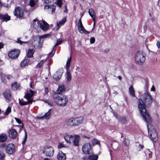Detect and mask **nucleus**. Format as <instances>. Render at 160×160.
Wrapping results in <instances>:
<instances>
[{
	"label": "nucleus",
	"mask_w": 160,
	"mask_h": 160,
	"mask_svg": "<svg viewBox=\"0 0 160 160\" xmlns=\"http://www.w3.org/2000/svg\"><path fill=\"white\" fill-rule=\"evenodd\" d=\"M152 98L148 93L142 95L140 98L138 104V108L144 120L148 123L152 121L151 117L146 111L145 106H150L152 103Z\"/></svg>",
	"instance_id": "obj_1"
},
{
	"label": "nucleus",
	"mask_w": 160,
	"mask_h": 160,
	"mask_svg": "<svg viewBox=\"0 0 160 160\" xmlns=\"http://www.w3.org/2000/svg\"><path fill=\"white\" fill-rule=\"evenodd\" d=\"M37 92L31 89L28 90L25 92L24 97L26 99L27 101H24L22 99H19V103L22 105H25L29 103H32L34 101L32 97Z\"/></svg>",
	"instance_id": "obj_2"
},
{
	"label": "nucleus",
	"mask_w": 160,
	"mask_h": 160,
	"mask_svg": "<svg viewBox=\"0 0 160 160\" xmlns=\"http://www.w3.org/2000/svg\"><path fill=\"white\" fill-rule=\"evenodd\" d=\"M33 28L37 30L41 29L44 31H46L49 28L48 23L44 21H39L37 19L33 20Z\"/></svg>",
	"instance_id": "obj_3"
},
{
	"label": "nucleus",
	"mask_w": 160,
	"mask_h": 160,
	"mask_svg": "<svg viewBox=\"0 0 160 160\" xmlns=\"http://www.w3.org/2000/svg\"><path fill=\"white\" fill-rule=\"evenodd\" d=\"M148 135L150 139L154 142L158 140L157 133L154 127L151 125H148Z\"/></svg>",
	"instance_id": "obj_4"
},
{
	"label": "nucleus",
	"mask_w": 160,
	"mask_h": 160,
	"mask_svg": "<svg viewBox=\"0 0 160 160\" xmlns=\"http://www.w3.org/2000/svg\"><path fill=\"white\" fill-rule=\"evenodd\" d=\"M136 63L138 65H141L145 60V54L142 51H139L136 52L135 56Z\"/></svg>",
	"instance_id": "obj_5"
},
{
	"label": "nucleus",
	"mask_w": 160,
	"mask_h": 160,
	"mask_svg": "<svg viewBox=\"0 0 160 160\" xmlns=\"http://www.w3.org/2000/svg\"><path fill=\"white\" fill-rule=\"evenodd\" d=\"M54 101L58 105L61 106H66L68 102L67 97L64 95H60L54 98Z\"/></svg>",
	"instance_id": "obj_6"
},
{
	"label": "nucleus",
	"mask_w": 160,
	"mask_h": 160,
	"mask_svg": "<svg viewBox=\"0 0 160 160\" xmlns=\"http://www.w3.org/2000/svg\"><path fill=\"white\" fill-rule=\"evenodd\" d=\"M43 152L47 156H52L53 155L54 149L52 147L47 146L43 148Z\"/></svg>",
	"instance_id": "obj_7"
},
{
	"label": "nucleus",
	"mask_w": 160,
	"mask_h": 160,
	"mask_svg": "<svg viewBox=\"0 0 160 160\" xmlns=\"http://www.w3.org/2000/svg\"><path fill=\"white\" fill-rule=\"evenodd\" d=\"M82 152L85 154H90L92 152L91 144L89 143H85L82 146Z\"/></svg>",
	"instance_id": "obj_8"
},
{
	"label": "nucleus",
	"mask_w": 160,
	"mask_h": 160,
	"mask_svg": "<svg viewBox=\"0 0 160 160\" xmlns=\"http://www.w3.org/2000/svg\"><path fill=\"white\" fill-rule=\"evenodd\" d=\"M78 30L79 32L81 33H84L85 34H88L90 32L86 30L84 27L82 21L81 19L80 18L78 20Z\"/></svg>",
	"instance_id": "obj_9"
},
{
	"label": "nucleus",
	"mask_w": 160,
	"mask_h": 160,
	"mask_svg": "<svg viewBox=\"0 0 160 160\" xmlns=\"http://www.w3.org/2000/svg\"><path fill=\"white\" fill-rule=\"evenodd\" d=\"M14 14L18 18L22 17L24 15V10L19 7L15 8L14 12Z\"/></svg>",
	"instance_id": "obj_10"
},
{
	"label": "nucleus",
	"mask_w": 160,
	"mask_h": 160,
	"mask_svg": "<svg viewBox=\"0 0 160 160\" xmlns=\"http://www.w3.org/2000/svg\"><path fill=\"white\" fill-rule=\"evenodd\" d=\"M63 72L62 68H59L54 73L53 77L56 80H58L60 79Z\"/></svg>",
	"instance_id": "obj_11"
},
{
	"label": "nucleus",
	"mask_w": 160,
	"mask_h": 160,
	"mask_svg": "<svg viewBox=\"0 0 160 160\" xmlns=\"http://www.w3.org/2000/svg\"><path fill=\"white\" fill-rule=\"evenodd\" d=\"M6 152L8 154H12L15 152L14 145L12 143H10L7 145L6 148Z\"/></svg>",
	"instance_id": "obj_12"
},
{
	"label": "nucleus",
	"mask_w": 160,
	"mask_h": 160,
	"mask_svg": "<svg viewBox=\"0 0 160 160\" xmlns=\"http://www.w3.org/2000/svg\"><path fill=\"white\" fill-rule=\"evenodd\" d=\"M20 54V51L18 49H14L9 52L8 55L11 58H17Z\"/></svg>",
	"instance_id": "obj_13"
},
{
	"label": "nucleus",
	"mask_w": 160,
	"mask_h": 160,
	"mask_svg": "<svg viewBox=\"0 0 160 160\" xmlns=\"http://www.w3.org/2000/svg\"><path fill=\"white\" fill-rule=\"evenodd\" d=\"M65 124L66 125L70 127L75 126L74 118L72 117L66 119L65 120Z\"/></svg>",
	"instance_id": "obj_14"
},
{
	"label": "nucleus",
	"mask_w": 160,
	"mask_h": 160,
	"mask_svg": "<svg viewBox=\"0 0 160 160\" xmlns=\"http://www.w3.org/2000/svg\"><path fill=\"white\" fill-rule=\"evenodd\" d=\"M44 9L48 12H51L52 14L55 11L56 6L53 5H46L45 6Z\"/></svg>",
	"instance_id": "obj_15"
},
{
	"label": "nucleus",
	"mask_w": 160,
	"mask_h": 160,
	"mask_svg": "<svg viewBox=\"0 0 160 160\" xmlns=\"http://www.w3.org/2000/svg\"><path fill=\"white\" fill-rule=\"evenodd\" d=\"M43 42V40L39 39L38 41L34 40V42H32V44L35 48H40L42 47Z\"/></svg>",
	"instance_id": "obj_16"
},
{
	"label": "nucleus",
	"mask_w": 160,
	"mask_h": 160,
	"mask_svg": "<svg viewBox=\"0 0 160 160\" xmlns=\"http://www.w3.org/2000/svg\"><path fill=\"white\" fill-rule=\"evenodd\" d=\"M11 111V108L10 107H8L6 109V112L3 113V112H1L0 109V114H3V116H2L0 117V120L4 118L5 117L8 115Z\"/></svg>",
	"instance_id": "obj_17"
},
{
	"label": "nucleus",
	"mask_w": 160,
	"mask_h": 160,
	"mask_svg": "<svg viewBox=\"0 0 160 160\" xmlns=\"http://www.w3.org/2000/svg\"><path fill=\"white\" fill-rule=\"evenodd\" d=\"M75 126L79 125L83 122L84 118L83 117L80 116L74 118Z\"/></svg>",
	"instance_id": "obj_18"
},
{
	"label": "nucleus",
	"mask_w": 160,
	"mask_h": 160,
	"mask_svg": "<svg viewBox=\"0 0 160 160\" xmlns=\"http://www.w3.org/2000/svg\"><path fill=\"white\" fill-rule=\"evenodd\" d=\"M3 95L6 99L9 101H10L11 100V94L10 91L9 89H6L3 92Z\"/></svg>",
	"instance_id": "obj_19"
},
{
	"label": "nucleus",
	"mask_w": 160,
	"mask_h": 160,
	"mask_svg": "<svg viewBox=\"0 0 160 160\" xmlns=\"http://www.w3.org/2000/svg\"><path fill=\"white\" fill-rule=\"evenodd\" d=\"M66 21V18L64 17L61 21L57 23V26L54 28V29L56 31L58 30L61 26L64 24Z\"/></svg>",
	"instance_id": "obj_20"
},
{
	"label": "nucleus",
	"mask_w": 160,
	"mask_h": 160,
	"mask_svg": "<svg viewBox=\"0 0 160 160\" xmlns=\"http://www.w3.org/2000/svg\"><path fill=\"white\" fill-rule=\"evenodd\" d=\"M9 136L12 139L15 138L17 135V133L16 131L14 129H10L9 131Z\"/></svg>",
	"instance_id": "obj_21"
},
{
	"label": "nucleus",
	"mask_w": 160,
	"mask_h": 160,
	"mask_svg": "<svg viewBox=\"0 0 160 160\" xmlns=\"http://www.w3.org/2000/svg\"><path fill=\"white\" fill-rule=\"evenodd\" d=\"M80 139V137L78 135L74 136L72 142L73 145L75 146H78L79 145V142Z\"/></svg>",
	"instance_id": "obj_22"
},
{
	"label": "nucleus",
	"mask_w": 160,
	"mask_h": 160,
	"mask_svg": "<svg viewBox=\"0 0 160 160\" xmlns=\"http://www.w3.org/2000/svg\"><path fill=\"white\" fill-rule=\"evenodd\" d=\"M51 109H49L48 111L44 115L42 116H38V118L40 119H49L51 117Z\"/></svg>",
	"instance_id": "obj_23"
},
{
	"label": "nucleus",
	"mask_w": 160,
	"mask_h": 160,
	"mask_svg": "<svg viewBox=\"0 0 160 160\" xmlns=\"http://www.w3.org/2000/svg\"><path fill=\"white\" fill-rule=\"evenodd\" d=\"M57 158L58 160H65L66 159V155L62 151H60L57 155Z\"/></svg>",
	"instance_id": "obj_24"
},
{
	"label": "nucleus",
	"mask_w": 160,
	"mask_h": 160,
	"mask_svg": "<svg viewBox=\"0 0 160 160\" xmlns=\"http://www.w3.org/2000/svg\"><path fill=\"white\" fill-rule=\"evenodd\" d=\"M74 136L69 135H66L64 137L66 141L68 143H71L72 142Z\"/></svg>",
	"instance_id": "obj_25"
},
{
	"label": "nucleus",
	"mask_w": 160,
	"mask_h": 160,
	"mask_svg": "<svg viewBox=\"0 0 160 160\" xmlns=\"http://www.w3.org/2000/svg\"><path fill=\"white\" fill-rule=\"evenodd\" d=\"M0 19L3 21L7 22L10 19V17L7 14H0Z\"/></svg>",
	"instance_id": "obj_26"
},
{
	"label": "nucleus",
	"mask_w": 160,
	"mask_h": 160,
	"mask_svg": "<svg viewBox=\"0 0 160 160\" xmlns=\"http://www.w3.org/2000/svg\"><path fill=\"white\" fill-rule=\"evenodd\" d=\"M65 90V86L63 85H60L58 87L56 92L57 94H59L62 93Z\"/></svg>",
	"instance_id": "obj_27"
},
{
	"label": "nucleus",
	"mask_w": 160,
	"mask_h": 160,
	"mask_svg": "<svg viewBox=\"0 0 160 160\" xmlns=\"http://www.w3.org/2000/svg\"><path fill=\"white\" fill-rule=\"evenodd\" d=\"M67 72L65 74V77L67 81L70 82L72 79L71 75L70 70H66Z\"/></svg>",
	"instance_id": "obj_28"
},
{
	"label": "nucleus",
	"mask_w": 160,
	"mask_h": 160,
	"mask_svg": "<svg viewBox=\"0 0 160 160\" xmlns=\"http://www.w3.org/2000/svg\"><path fill=\"white\" fill-rule=\"evenodd\" d=\"M88 13L89 15L92 18V19H95V13L93 9L92 8L89 9Z\"/></svg>",
	"instance_id": "obj_29"
},
{
	"label": "nucleus",
	"mask_w": 160,
	"mask_h": 160,
	"mask_svg": "<svg viewBox=\"0 0 160 160\" xmlns=\"http://www.w3.org/2000/svg\"><path fill=\"white\" fill-rule=\"evenodd\" d=\"M129 91L130 94L133 97H135V91L133 87L131 86L129 88Z\"/></svg>",
	"instance_id": "obj_30"
},
{
	"label": "nucleus",
	"mask_w": 160,
	"mask_h": 160,
	"mask_svg": "<svg viewBox=\"0 0 160 160\" xmlns=\"http://www.w3.org/2000/svg\"><path fill=\"white\" fill-rule=\"evenodd\" d=\"M29 60L28 59H24L23 61H22L21 63L20 66L21 67H23L25 66L29 62Z\"/></svg>",
	"instance_id": "obj_31"
},
{
	"label": "nucleus",
	"mask_w": 160,
	"mask_h": 160,
	"mask_svg": "<svg viewBox=\"0 0 160 160\" xmlns=\"http://www.w3.org/2000/svg\"><path fill=\"white\" fill-rule=\"evenodd\" d=\"M12 88L14 90L18 89L20 87V84L17 82H15L12 85Z\"/></svg>",
	"instance_id": "obj_32"
},
{
	"label": "nucleus",
	"mask_w": 160,
	"mask_h": 160,
	"mask_svg": "<svg viewBox=\"0 0 160 160\" xmlns=\"http://www.w3.org/2000/svg\"><path fill=\"white\" fill-rule=\"evenodd\" d=\"M71 56H70V57L69 58H68L67 62H66V70H70L69 69V68L70 64L71 63Z\"/></svg>",
	"instance_id": "obj_33"
},
{
	"label": "nucleus",
	"mask_w": 160,
	"mask_h": 160,
	"mask_svg": "<svg viewBox=\"0 0 160 160\" xmlns=\"http://www.w3.org/2000/svg\"><path fill=\"white\" fill-rule=\"evenodd\" d=\"M7 138V136L5 134H2L0 135V141L3 142L5 141Z\"/></svg>",
	"instance_id": "obj_34"
},
{
	"label": "nucleus",
	"mask_w": 160,
	"mask_h": 160,
	"mask_svg": "<svg viewBox=\"0 0 160 160\" xmlns=\"http://www.w3.org/2000/svg\"><path fill=\"white\" fill-rule=\"evenodd\" d=\"M34 52L35 51L33 49H29L27 53L28 57L29 58H31L32 57L33 55Z\"/></svg>",
	"instance_id": "obj_35"
},
{
	"label": "nucleus",
	"mask_w": 160,
	"mask_h": 160,
	"mask_svg": "<svg viewBox=\"0 0 160 160\" xmlns=\"http://www.w3.org/2000/svg\"><path fill=\"white\" fill-rule=\"evenodd\" d=\"M98 158V155L93 154L89 155L88 157L89 160H97Z\"/></svg>",
	"instance_id": "obj_36"
},
{
	"label": "nucleus",
	"mask_w": 160,
	"mask_h": 160,
	"mask_svg": "<svg viewBox=\"0 0 160 160\" xmlns=\"http://www.w3.org/2000/svg\"><path fill=\"white\" fill-rule=\"evenodd\" d=\"M37 2V0H30L29 4L31 7H33L36 5Z\"/></svg>",
	"instance_id": "obj_37"
},
{
	"label": "nucleus",
	"mask_w": 160,
	"mask_h": 160,
	"mask_svg": "<svg viewBox=\"0 0 160 160\" xmlns=\"http://www.w3.org/2000/svg\"><path fill=\"white\" fill-rule=\"evenodd\" d=\"M5 157V154L3 151L0 150V160H4Z\"/></svg>",
	"instance_id": "obj_38"
},
{
	"label": "nucleus",
	"mask_w": 160,
	"mask_h": 160,
	"mask_svg": "<svg viewBox=\"0 0 160 160\" xmlns=\"http://www.w3.org/2000/svg\"><path fill=\"white\" fill-rule=\"evenodd\" d=\"M46 60H41L36 66V68H39L41 67Z\"/></svg>",
	"instance_id": "obj_39"
},
{
	"label": "nucleus",
	"mask_w": 160,
	"mask_h": 160,
	"mask_svg": "<svg viewBox=\"0 0 160 160\" xmlns=\"http://www.w3.org/2000/svg\"><path fill=\"white\" fill-rule=\"evenodd\" d=\"M3 77H7L6 78H7L8 79H10L12 78V76L11 75H6L5 74H2L1 78L2 81L3 82H4V80L2 78Z\"/></svg>",
	"instance_id": "obj_40"
},
{
	"label": "nucleus",
	"mask_w": 160,
	"mask_h": 160,
	"mask_svg": "<svg viewBox=\"0 0 160 160\" xmlns=\"http://www.w3.org/2000/svg\"><path fill=\"white\" fill-rule=\"evenodd\" d=\"M92 142L93 145H94L97 144H99V145H100L99 142L96 139L93 138L92 140Z\"/></svg>",
	"instance_id": "obj_41"
},
{
	"label": "nucleus",
	"mask_w": 160,
	"mask_h": 160,
	"mask_svg": "<svg viewBox=\"0 0 160 160\" xmlns=\"http://www.w3.org/2000/svg\"><path fill=\"white\" fill-rule=\"evenodd\" d=\"M56 3L59 7H61L62 3V0H57Z\"/></svg>",
	"instance_id": "obj_42"
},
{
	"label": "nucleus",
	"mask_w": 160,
	"mask_h": 160,
	"mask_svg": "<svg viewBox=\"0 0 160 160\" xmlns=\"http://www.w3.org/2000/svg\"><path fill=\"white\" fill-rule=\"evenodd\" d=\"M62 42V40L58 39L57 40L56 43L54 45V47H55L61 43Z\"/></svg>",
	"instance_id": "obj_43"
},
{
	"label": "nucleus",
	"mask_w": 160,
	"mask_h": 160,
	"mask_svg": "<svg viewBox=\"0 0 160 160\" xmlns=\"http://www.w3.org/2000/svg\"><path fill=\"white\" fill-rule=\"evenodd\" d=\"M48 36H49V35L48 34H44L40 36L39 39L43 40V38H47Z\"/></svg>",
	"instance_id": "obj_44"
},
{
	"label": "nucleus",
	"mask_w": 160,
	"mask_h": 160,
	"mask_svg": "<svg viewBox=\"0 0 160 160\" xmlns=\"http://www.w3.org/2000/svg\"><path fill=\"white\" fill-rule=\"evenodd\" d=\"M45 102H46L48 105L52 106L53 105V102L51 101L47 100L46 101H44Z\"/></svg>",
	"instance_id": "obj_45"
},
{
	"label": "nucleus",
	"mask_w": 160,
	"mask_h": 160,
	"mask_svg": "<svg viewBox=\"0 0 160 160\" xmlns=\"http://www.w3.org/2000/svg\"><path fill=\"white\" fill-rule=\"evenodd\" d=\"M54 0H42L43 3L47 4L51 3Z\"/></svg>",
	"instance_id": "obj_46"
},
{
	"label": "nucleus",
	"mask_w": 160,
	"mask_h": 160,
	"mask_svg": "<svg viewBox=\"0 0 160 160\" xmlns=\"http://www.w3.org/2000/svg\"><path fill=\"white\" fill-rule=\"evenodd\" d=\"M124 144L126 146H128L129 144V141L128 139H126L123 141Z\"/></svg>",
	"instance_id": "obj_47"
},
{
	"label": "nucleus",
	"mask_w": 160,
	"mask_h": 160,
	"mask_svg": "<svg viewBox=\"0 0 160 160\" xmlns=\"http://www.w3.org/2000/svg\"><path fill=\"white\" fill-rule=\"evenodd\" d=\"M95 38L94 37H91L90 38V42L91 44H93L95 42Z\"/></svg>",
	"instance_id": "obj_48"
},
{
	"label": "nucleus",
	"mask_w": 160,
	"mask_h": 160,
	"mask_svg": "<svg viewBox=\"0 0 160 160\" xmlns=\"http://www.w3.org/2000/svg\"><path fill=\"white\" fill-rule=\"evenodd\" d=\"M25 138L24 140V141H23L22 143L23 144H24L25 142H26L27 140V132L25 130Z\"/></svg>",
	"instance_id": "obj_49"
},
{
	"label": "nucleus",
	"mask_w": 160,
	"mask_h": 160,
	"mask_svg": "<svg viewBox=\"0 0 160 160\" xmlns=\"http://www.w3.org/2000/svg\"><path fill=\"white\" fill-rule=\"evenodd\" d=\"M15 119L16 121L18 123L20 124L22 122L20 119L16 118H15Z\"/></svg>",
	"instance_id": "obj_50"
},
{
	"label": "nucleus",
	"mask_w": 160,
	"mask_h": 160,
	"mask_svg": "<svg viewBox=\"0 0 160 160\" xmlns=\"http://www.w3.org/2000/svg\"><path fill=\"white\" fill-rule=\"evenodd\" d=\"M17 42L19 43L20 44H22V43H26V42H22L19 39H18V40L17 41Z\"/></svg>",
	"instance_id": "obj_51"
},
{
	"label": "nucleus",
	"mask_w": 160,
	"mask_h": 160,
	"mask_svg": "<svg viewBox=\"0 0 160 160\" xmlns=\"http://www.w3.org/2000/svg\"><path fill=\"white\" fill-rule=\"evenodd\" d=\"M158 48H160V42L159 41H158L156 44Z\"/></svg>",
	"instance_id": "obj_52"
},
{
	"label": "nucleus",
	"mask_w": 160,
	"mask_h": 160,
	"mask_svg": "<svg viewBox=\"0 0 160 160\" xmlns=\"http://www.w3.org/2000/svg\"><path fill=\"white\" fill-rule=\"evenodd\" d=\"M92 20L93 21V27L92 29V30L91 31V32L93 31L94 28V27L95 26V24H95V19H92Z\"/></svg>",
	"instance_id": "obj_53"
},
{
	"label": "nucleus",
	"mask_w": 160,
	"mask_h": 160,
	"mask_svg": "<svg viewBox=\"0 0 160 160\" xmlns=\"http://www.w3.org/2000/svg\"><path fill=\"white\" fill-rule=\"evenodd\" d=\"M45 92L46 94H47L48 92V88H46L44 89Z\"/></svg>",
	"instance_id": "obj_54"
},
{
	"label": "nucleus",
	"mask_w": 160,
	"mask_h": 160,
	"mask_svg": "<svg viewBox=\"0 0 160 160\" xmlns=\"http://www.w3.org/2000/svg\"><path fill=\"white\" fill-rule=\"evenodd\" d=\"M155 88L154 87V85H153L152 86V87L151 88V91H155Z\"/></svg>",
	"instance_id": "obj_55"
},
{
	"label": "nucleus",
	"mask_w": 160,
	"mask_h": 160,
	"mask_svg": "<svg viewBox=\"0 0 160 160\" xmlns=\"http://www.w3.org/2000/svg\"><path fill=\"white\" fill-rule=\"evenodd\" d=\"M30 86L31 88H32V89L34 88V86L32 85V82H31L30 83Z\"/></svg>",
	"instance_id": "obj_56"
},
{
	"label": "nucleus",
	"mask_w": 160,
	"mask_h": 160,
	"mask_svg": "<svg viewBox=\"0 0 160 160\" xmlns=\"http://www.w3.org/2000/svg\"><path fill=\"white\" fill-rule=\"evenodd\" d=\"M3 45L2 43H0V49L3 47Z\"/></svg>",
	"instance_id": "obj_57"
},
{
	"label": "nucleus",
	"mask_w": 160,
	"mask_h": 160,
	"mask_svg": "<svg viewBox=\"0 0 160 160\" xmlns=\"http://www.w3.org/2000/svg\"><path fill=\"white\" fill-rule=\"evenodd\" d=\"M3 64V61L0 59V65H2Z\"/></svg>",
	"instance_id": "obj_58"
},
{
	"label": "nucleus",
	"mask_w": 160,
	"mask_h": 160,
	"mask_svg": "<svg viewBox=\"0 0 160 160\" xmlns=\"http://www.w3.org/2000/svg\"><path fill=\"white\" fill-rule=\"evenodd\" d=\"M62 144H59V145L58 146V148H62Z\"/></svg>",
	"instance_id": "obj_59"
},
{
	"label": "nucleus",
	"mask_w": 160,
	"mask_h": 160,
	"mask_svg": "<svg viewBox=\"0 0 160 160\" xmlns=\"http://www.w3.org/2000/svg\"><path fill=\"white\" fill-rule=\"evenodd\" d=\"M139 146L140 148L141 149H142L143 147V145L141 144H139Z\"/></svg>",
	"instance_id": "obj_60"
},
{
	"label": "nucleus",
	"mask_w": 160,
	"mask_h": 160,
	"mask_svg": "<svg viewBox=\"0 0 160 160\" xmlns=\"http://www.w3.org/2000/svg\"><path fill=\"white\" fill-rule=\"evenodd\" d=\"M118 78L120 80L122 79V77L120 76H118Z\"/></svg>",
	"instance_id": "obj_61"
},
{
	"label": "nucleus",
	"mask_w": 160,
	"mask_h": 160,
	"mask_svg": "<svg viewBox=\"0 0 160 160\" xmlns=\"http://www.w3.org/2000/svg\"><path fill=\"white\" fill-rule=\"evenodd\" d=\"M4 6L6 8H8L9 7V5L8 4H7L4 5Z\"/></svg>",
	"instance_id": "obj_62"
},
{
	"label": "nucleus",
	"mask_w": 160,
	"mask_h": 160,
	"mask_svg": "<svg viewBox=\"0 0 160 160\" xmlns=\"http://www.w3.org/2000/svg\"><path fill=\"white\" fill-rule=\"evenodd\" d=\"M43 160H51L50 159H49L48 158H44Z\"/></svg>",
	"instance_id": "obj_63"
},
{
	"label": "nucleus",
	"mask_w": 160,
	"mask_h": 160,
	"mask_svg": "<svg viewBox=\"0 0 160 160\" xmlns=\"http://www.w3.org/2000/svg\"><path fill=\"white\" fill-rule=\"evenodd\" d=\"M5 144H2L1 146V147H4L5 146Z\"/></svg>",
	"instance_id": "obj_64"
}]
</instances>
